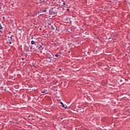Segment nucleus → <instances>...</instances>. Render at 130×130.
<instances>
[{"label":"nucleus","instance_id":"10","mask_svg":"<svg viewBox=\"0 0 130 130\" xmlns=\"http://www.w3.org/2000/svg\"><path fill=\"white\" fill-rule=\"evenodd\" d=\"M0 30H3V26H2V24L0 23Z\"/></svg>","mask_w":130,"mask_h":130},{"label":"nucleus","instance_id":"23","mask_svg":"<svg viewBox=\"0 0 130 130\" xmlns=\"http://www.w3.org/2000/svg\"><path fill=\"white\" fill-rule=\"evenodd\" d=\"M22 60H24V58H22Z\"/></svg>","mask_w":130,"mask_h":130},{"label":"nucleus","instance_id":"22","mask_svg":"<svg viewBox=\"0 0 130 130\" xmlns=\"http://www.w3.org/2000/svg\"><path fill=\"white\" fill-rule=\"evenodd\" d=\"M59 71H61V69H59Z\"/></svg>","mask_w":130,"mask_h":130},{"label":"nucleus","instance_id":"3","mask_svg":"<svg viewBox=\"0 0 130 130\" xmlns=\"http://www.w3.org/2000/svg\"><path fill=\"white\" fill-rule=\"evenodd\" d=\"M60 105L62 106V107H63L64 108H65V109H68V106L67 105H64L63 104V103L62 102H60Z\"/></svg>","mask_w":130,"mask_h":130},{"label":"nucleus","instance_id":"29","mask_svg":"<svg viewBox=\"0 0 130 130\" xmlns=\"http://www.w3.org/2000/svg\"><path fill=\"white\" fill-rule=\"evenodd\" d=\"M96 38L98 39V37H97Z\"/></svg>","mask_w":130,"mask_h":130},{"label":"nucleus","instance_id":"14","mask_svg":"<svg viewBox=\"0 0 130 130\" xmlns=\"http://www.w3.org/2000/svg\"><path fill=\"white\" fill-rule=\"evenodd\" d=\"M30 14H29V13H28L27 15H26V17H30Z\"/></svg>","mask_w":130,"mask_h":130},{"label":"nucleus","instance_id":"24","mask_svg":"<svg viewBox=\"0 0 130 130\" xmlns=\"http://www.w3.org/2000/svg\"><path fill=\"white\" fill-rule=\"evenodd\" d=\"M3 19H5V17H3Z\"/></svg>","mask_w":130,"mask_h":130},{"label":"nucleus","instance_id":"1","mask_svg":"<svg viewBox=\"0 0 130 130\" xmlns=\"http://www.w3.org/2000/svg\"><path fill=\"white\" fill-rule=\"evenodd\" d=\"M49 13H51V15H55V14H57L56 8L55 7L52 8L49 10Z\"/></svg>","mask_w":130,"mask_h":130},{"label":"nucleus","instance_id":"12","mask_svg":"<svg viewBox=\"0 0 130 130\" xmlns=\"http://www.w3.org/2000/svg\"><path fill=\"white\" fill-rule=\"evenodd\" d=\"M63 6H64V7H68V5L66 4L65 3H63Z\"/></svg>","mask_w":130,"mask_h":130},{"label":"nucleus","instance_id":"2","mask_svg":"<svg viewBox=\"0 0 130 130\" xmlns=\"http://www.w3.org/2000/svg\"><path fill=\"white\" fill-rule=\"evenodd\" d=\"M52 57H48L47 58H46V60L47 61H48V62H51V61L52 60Z\"/></svg>","mask_w":130,"mask_h":130},{"label":"nucleus","instance_id":"7","mask_svg":"<svg viewBox=\"0 0 130 130\" xmlns=\"http://www.w3.org/2000/svg\"><path fill=\"white\" fill-rule=\"evenodd\" d=\"M8 38H10V39L9 40V41H11L12 39H13V36H11L10 37H8Z\"/></svg>","mask_w":130,"mask_h":130},{"label":"nucleus","instance_id":"26","mask_svg":"<svg viewBox=\"0 0 130 130\" xmlns=\"http://www.w3.org/2000/svg\"><path fill=\"white\" fill-rule=\"evenodd\" d=\"M41 52L42 53V51H41Z\"/></svg>","mask_w":130,"mask_h":130},{"label":"nucleus","instance_id":"25","mask_svg":"<svg viewBox=\"0 0 130 130\" xmlns=\"http://www.w3.org/2000/svg\"><path fill=\"white\" fill-rule=\"evenodd\" d=\"M0 32H1V33H3V31H0Z\"/></svg>","mask_w":130,"mask_h":130},{"label":"nucleus","instance_id":"5","mask_svg":"<svg viewBox=\"0 0 130 130\" xmlns=\"http://www.w3.org/2000/svg\"><path fill=\"white\" fill-rule=\"evenodd\" d=\"M45 12H46V9H45V10H41V13H45Z\"/></svg>","mask_w":130,"mask_h":130},{"label":"nucleus","instance_id":"28","mask_svg":"<svg viewBox=\"0 0 130 130\" xmlns=\"http://www.w3.org/2000/svg\"><path fill=\"white\" fill-rule=\"evenodd\" d=\"M40 30H41V28H40Z\"/></svg>","mask_w":130,"mask_h":130},{"label":"nucleus","instance_id":"9","mask_svg":"<svg viewBox=\"0 0 130 130\" xmlns=\"http://www.w3.org/2000/svg\"><path fill=\"white\" fill-rule=\"evenodd\" d=\"M31 44H35V41H31Z\"/></svg>","mask_w":130,"mask_h":130},{"label":"nucleus","instance_id":"19","mask_svg":"<svg viewBox=\"0 0 130 130\" xmlns=\"http://www.w3.org/2000/svg\"><path fill=\"white\" fill-rule=\"evenodd\" d=\"M11 33H12V32L10 31V32H9V34H11Z\"/></svg>","mask_w":130,"mask_h":130},{"label":"nucleus","instance_id":"8","mask_svg":"<svg viewBox=\"0 0 130 130\" xmlns=\"http://www.w3.org/2000/svg\"><path fill=\"white\" fill-rule=\"evenodd\" d=\"M51 27L52 30H55V27H54V26L51 25Z\"/></svg>","mask_w":130,"mask_h":130},{"label":"nucleus","instance_id":"13","mask_svg":"<svg viewBox=\"0 0 130 130\" xmlns=\"http://www.w3.org/2000/svg\"><path fill=\"white\" fill-rule=\"evenodd\" d=\"M45 92H46V91H45V90L44 89L43 91H42L41 92V93L43 94V93H45Z\"/></svg>","mask_w":130,"mask_h":130},{"label":"nucleus","instance_id":"15","mask_svg":"<svg viewBox=\"0 0 130 130\" xmlns=\"http://www.w3.org/2000/svg\"><path fill=\"white\" fill-rule=\"evenodd\" d=\"M67 12H68V13H69V12H70V9H67Z\"/></svg>","mask_w":130,"mask_h":130},{"label":"nucleus","instance_id":"27","mask_svg":"<svg viewBox=\"0 0 130 130\" xmlns=\"http://www.w3.org/2000/svg\"><path fill=\"white\" fill-rule=\"evenodd\" d=\"M43 54H45V53H43Z\"/></svg>","mask_w":130,"mask_h":130},{"label":"nucleus","instance_id":"20","mask_svg":"<svg viewBox=\"0 0 130 130\" xmlns=\"http://www.w3.org/2000/svg\"><path fill=\"white\" fill-rule=\"evenodd\" d=\"M11 6H14V4H11Z\"/></svg>","mask_w":130,"mask_h":130},{"label":"nucleus","instance_id":"4","mask_svg":"<svg viewBox=\"0 0 130 130\" xmlns=\"http://www.w3.org/2000/svg\"><path fill=\"white\" fill-rule=\"evenodd\" d=\"M43 45V44H41V45H38V47H39V49H40L42 47V46Z\"/></svg>","mask_w":130,"mask_h":130},{"label":"nucleus","instance_id":"6","mask_svg":"<svg viewBox=\"0 0 130 130\" xmlns=\"http://www.w3.org/2000/svg\"><path fill=\"white\" fill-rule=\"evenodd\" d=\"M40 4H44V0H39Z\"/></svg>","mask_w":130,"mask_h":130},{"label":"nucleus","instance_id":"17","mask_svg":"<svg viewBox=\"0 0 130 130\" xmlns=\"http://www.w3.org/2000/svg\"><path fill=\"white\" fill-rule=\"evenodd\" d=\"M37 49H39V47H38V46H37Z\"/></svg>","mask_w":130,"mask_h":130},{"label":"nucleus","instance_id":"11","mask_svg":"<svg viewBox=\"0 0 130 130\" xmlns=\"http://www.w3.org/2000/svg\"><path fill=\"white\" fill-rule=\"evenodd\" d=\"M45 37H46V38L48 39V34H46L45 36Z\"/></svg>","mask_w":130,"mask_h":130},{"label":"nucleus","instance_id":"21","mask_svg":"<svg viewBox=\"0 0 130 130\" xmlns=\"http://www.w3.org/2000/svg\"><path fill=\"white\" fill-rule=\"evenodd\" d=\"M49 24V25H51V23H48Z\"/></svg>","mask_w":130,"mask_h":130},{"label":"nucleus","instance_id":"18","mask_svg":"<svg viewBox=\"0 0 130 130\" xmlns=\"http://www.w3.org/2000/svg\"><path fill=\"white\" fill-rule=\"evenodd\" d=\"M10 44H12V42H9Z\"/></svg>","mask_w":130,"mask_h":130},{"label":"nucleus","instance_id":"16","mask_svg":"<svg viewBox=\"0 0 130 130\" xmlns=\"http://www.w3.org/2000/svg\"><path fill=\"white\" fill-rule=\"evenodd\" d=\"M55 56H56V57H57L58 56V54H55Z\"/></svg>","mask_w":130,"mask_h":130}]
</instances>
